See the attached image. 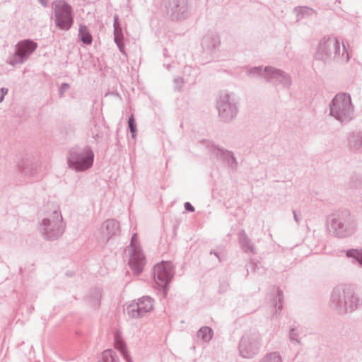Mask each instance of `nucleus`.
<instances>
[{"label":"nucleus","instance_id":"dca6fc26","mask_svg":"<svg viewBox=\"0 0 362 362\" xmlns=\"http://www.w3.org/2000/svg\"><path fill=\"white\" fill-rule=\"evenodd\" d=\"M104 357H111L112 358V352L110 351H105L103 353Z\"/></svg>","mask_w":362,"mask_h":362},{"label":"nucleus","instance_id":"ddd939ff","mask_svg":"<svg viewBox=\"0 0 362 362\" xmlns=\"http://www.w3.org/2000/svg\"><path fill=\"white\" fill-rule=\"evenodd\" d=\"M129 126L130 127V129H131V132L133 134H134L135 133V125L134 124V118L132 116L129 119ZM134 135H133L134 136Z\"/></svg>","mask_w":362,"mask_h":362},{"label":"nucleus","instance_id":"a211bd4d","mask_svg":"<svg viewBox=\"0 0 362 362\" xmlns=\"http://www.w3.org/2000/svg\"><path fill=\"white\" fill-rule=\"evenodd\" d=\"M122 352H123V355H124V356L127 358V359L129 361L128 357H127V356L126 353L124 352V351H123V350H122Z\"/></svg>","mask_w":362,"mask_h":362},{"label":"nucleus","instance_id":"20e7f679","mask_svg":"<svg viewBox=\"0 0 362 362\" xmlns=\"http://www.w3.org/2000/svg\"><path fill=\"white\" fill-rule=\"evenodd\" d=\"M154 273L156 284L158 286H164L173 276V267L170 262H163L155 267Z\"/></svg>","mask_w":362,"mask_h":362},{"label":"nucleus","instance_id":"9d476101","mask_svg":"<svg viewBox=\"0 0 362 362\" xmlns=\"http://www.w3.org/2000/svg\"><path fill=\"white\" fill-rule=\"evenodd\" d=\"M79 35L81 36V40L87 44L91 42L92 37L87 28L84 26H81L79 29Z\"/></svg>","mask_w":362,"mask_h":362},{"label":"nucleus","instance_id":"2eb2a0df","mask_svg":"<svg viewBox=\"0 0 362 362\" xmlns=\"http://www.w3.org/2000/svg\"><path fill=\"white\" fill-rule=\"evenodd\" d=\"M185 209L187 211H194V207L188 202L185 204Z\"/></svg>","mask_w":362,"mask_h":362},{"label":"nucleus","instance_id":"9b49d317","mask_svg":"<svg viewBox=\"0 0 362 362\" xmlns=\"http://www.w3.org/2000/svg\"><path fill=\"white\" fill-rule=\"evenodd\" d=\"M198 334L204 341H209L212 337V331L210 328L205 327L199 329Z\"/></svg>","mask_w":362,"mask_h":362},{"label":"nucleus","instance_id":"7ed1b4c3","mask_svg":"<svg viewBox=\"0 0 362 362\" xmlns=\"http://www.w3.org/2000/svg\"><path fill=\"white\" fill-rule=\"evenodd\" d=\"M350 107V97L344 93L339 94L333 99L331 114L337 119H341L349 111Z\"/></svg>","mask_w":362,"mask_h":362},{"label":"nucleus","instance_id":"0eeeda50","mask_svg":"<svg viewBox=\"0 0 362 362\" xmlns=\"http://www.w3.org/2000/svg\"><path fill=\"white\" fill-rule=\"evenodd\" d=\"M139 310L142 313L143 315L153 310V300L148 297H143L136 302Z\"/></svg>","mask_w":362,"mask_h":362},{"label":"nucleus","instance_id":"39448f33","mask_svg":"<svg viewBox=\"0 0 362 362\" xmlns=\"http://www.w3.org/2000/svg\"><path fill=\"white\" fill-rule=\"evenodd\" d=\"M93 155L90 150H86L83 155L75 158L71 154L69 163V165L77 170H85L90 168L93 163Z\"/></svg>","mask_w":362,"mask_h":362},{"label":"nucleus","instance_id":"f8f14e48","mask_svg":"<svg viewBox=\"0 0 362 362\" xmlns=\"http://www.w3.org/2000/svg\"><path fill=\"white\" fill-rule=\"evenodd\" d=\"M347 256L356 257L358 262L362 264V252L356 250H351L347 252Z\"/></svg>","mask_w":362,"mask_h":362},{"label":"nucleus","instance_id":"423d86ee","mask_svg":"<svg viewBox=\"0 0 362 362\" xmlns=\"http://www.w3.org/2000/svg\"><path fill=\"white\" fill-rule=\"evenodd\" d=\"M36 47L37 45L35 43L28 40H25L18 43L17 45L16 56L11 64H15L16 63L21 62L23 57L33 52Z\"/></svg>","mask_w":362,"mask_h":362},{"label":"nucleus","instance_id":"f3484780","mask_svg":"<svg viewBox=\"0 0 362 362\" xmlns=\"http://www.w3.org/2000/svg\"><path fill=\"white\" fill-rule=\"evenodd\" d=\"M42 5L45 6L47 4V0H39Z\"/></svg>","mask_w":362,"mask_h":362},{"label":"nucleus","instance_id":"6e6552de","mask_svg":"<svg viewBox=\"0 0 362 362\" xmlns=\"http://www.w3.org/2000/svg\"><path fill=\"white\" fill-rule=\"evenodd\" d=\"M124 312L132 319H136L143 315L142 313L139 310L136 301L127 304L124 308Z\"/></svg>","mask_w":362,"mask_h":362},{"label":"nucleus","instance_id":"4468645a","mask_svg":"<svg viewBox=\"0 0 362 362\" xmlns=\"http://www.w3.org/2000/svg\"><path fill=\"white\" fill-rule=\"evenodd\" d=\"M7 93V89H0V103L3 100L5 95Z\"/></svg>","mask_w":362,"mask_h":362},{"label":"nucleus","instance_id":"f257e3e1","mask_svg":"<svg viewBox=\"0 0 362 362\" xmlns=\"http://www.w3.org/2000/svg\"><path fill=\"white\" fill-rule=\"evenodd\" d=\"M56 21L61 29L68 30L73 22L71 7L63 1L54 2Z\"/></svg>","mask_w":362,"mask_h":362},{"label":"nucleus","instance_id":"1a4fd4ad","mask_svg":"<svg viewBox=\"0 0 362 362\" xmlns=\"http://www.w3.org/2000/svg\"><path fill=\"white\" fill-rule=\"evenodd\" d=\"M105 228L108 235H116L119 231V223L114 221L110 220L105 222Z\"/></svg>","mask_w":362,"mask_h":362},{"label":"nucleus","instance_id":"f03ea898","mask_svg":"<svg viewBox=\"0 0 362 362\" xmlns=\"http://www.w3.org/2000/svg\"><path fill=\"white\" fill-rule=\"evenodd\" d=\"M130 249L132 253L129 260L130 267L136 272H140L143 269L146 262L136 234H134L132 238Z\"/></svg>","mask_w":362,"mask_h":362}]
</instances>
